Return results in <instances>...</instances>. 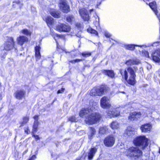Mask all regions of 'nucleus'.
<instances>
[{"mask_svg":"<svg viewBox=\"0 0 160 160\" xmlns=\"http://www.w3.org/2000/svg\"><path fill=\"white\" fill-rule=\"evenodd\" d=\"M79 116L84 118L85 122L87 124L92 125L98 122L101 119V115L94 112L88 108H82L79 113Z\"/></svg>","mask_w":160,"mask_h":160,"instance_id":"1","label":"nucleus"},{"mask_svg":"<svg viewBox=\"0 0 160 160\" xmlns=\"http://www.w3.org/2000/svg\"><path fill=\"white\" fill-rule=\"evenodd\" d=\"M138 70V68L137 66H129L125 69H120L119 72L122 78L124 79L128 84L133 85L136 82L135 72Z\"/></svg>","mask_w":160,"mask_h":160,"instance_id":"2","label":"nucleus"},{"mask_svg":"<svg viewBox=\"0 0 160 160\" xmlns=\"http://www.w3.org/2000/svg\"><path fill=\"white\" fill-rule=\"evenodd\" d=\"M126 155L127 156L133 158L135 159L140 158L142 155V151L138 148L131 147L126 150Z\"/></svg>","mask_w":160,"mask_h":160,"instance_id":"3","label":"nucleus"},{"mask_svg":"<svg viewBox=\"0 0 160 160\" xmlns=\"http://www.w3.org/2000/svg\"><path fill=\"white\" fill-rule=\"evenodd\" d=\"M134 144L141 147L143 150L148 145V140L144 136H140L136 138L133 141Z\"/></svg>","mask_w":160,"mask_h":160,"instance_id":"4","label":"nucleus"},{"mask_svg":"<svg viewBox=\"0 0 160 160\" xmlns=\"http://www.w3.org/2000/svg\"><path fill=\"white\" fill-rule=\"evenodd\" d=\"M115 138L112 135L106 137L104 139L103 142L105 145L107 147H111L114 144Z\"/></svg>","mask_w":160,"mask_h":160,"instance_id":"5","label":"nucleus"},{"mask_svg":"<svg viewBox=\"0 0 160 160\" xmlns=\"http://www.w3.org/2000/svg\"><path fill=\"white\" fill-rule=\"evenodd\" d=\"M15 42L12 37H8L7 41L5 42L4 46V48L6 50H10L14 47Z\"/></svg>","mask_w":160,"mask_h":160,"instance_id":"6","label":"nucleus"},{"mask_svg":"<svg viewBox=\"0 0 160 160\" xmlns=\"http://www.w3.org/2000/svg\"><path fill=\"white\" fill-rule=\"evenodd\" d=\"M56 29L59 32H68L70 31L71 28L68 25L65 24L61 23L58 25L56 27Z\"/></svg>","mask_w":160,"mask_h":160,"instance_id":"7","label":"nucleus"},{"mask_svg":"<svg viewBox=\"0 0 160 160\" xmlns=\"http://www.w3.org/2000/svg\"><path fill=\"white\" fill-rule=\"evenodd\" d=\"M100 105L103 108H110L111 107V104L108 98L105 96L103 97L100 100Z\"/></svg>","mask_w":160,"mask_h":160,"instance_id":"8","label":"nucleus"},{"mask_svg":"<svg viewBox=\"0 0 160 160\" xmlns=\"http://www.w3.org/2000/svg\"><path fill=\"white\" fill-rule=\"evenodd\" d=\"M141 115V113L140 112H133L130 114L128 119L130 121H136L140 118Z\"/></svg>","mask_w":160,"mask_h":160,"instance_id":"9","label":"nucleus"},{"mask_svg":"<svg viewBox=\"0 0 160 160\" xmlns=\"http://www.w3.org/2000/svg\"><path fill=\"white\" fill-rule=\"evenodd\" d=\"M151 57L153 61L156 62H160V49H157L151 54Z\"/></svg>","mask_w":160,"mask_h":160,"instance_id":"10","label":"nucleus"},{"mask_svg":"<svg viewBox=\"0 0 160 160\" xmlns=\"http://www.w3.org/2000/svg\"><path fill=\"white\" fill-rule=\"evenodd\" d=\"M97 96H101L104 94L108 91V88L103 86L96 87Z\"/></svg>","mask_w":160,"mask_h":160,"instance_id":"11","label":"nucleus"},{"mask_svg":"<svg viewBox=\"0 0 160 160\" xmlns=\"http://www.w3.org/2000/svg\"><path fill=\"white\" fill-rule=\"evenodd\" d=\"M107 115L108 118L116 117L120 115V112L115 109L112 110H108L107 111Z\"/></svg>","mask_w":160,"mask_h":160,"instance_id":"12","label":"nucleus"},{"mask_svg":"<svg viewBox=\"0 0 160 160\" xmlns=\"http://www.w3.org/2000/svg\"><path fill=\"white\" fill-rule=\"evenodd\" d=\"M79 14L82 18L85 21H88L89 19V16L87 11L84 8L80 9Z\"/></svg>","mask_w":160,"mask_h":160,"instance_id":"13","label":"nucleus"},{"mask_svg":"<svg viewBox=\"0 0 160 160\" xmlns=\"http://www.w3.org/2000/svg\"><path fill=\"white\" fill-rule=\"evenodd\" d=\"M60 8L64 12L68 13L70 11L69 6L64 1L61 2L60 4Z\"/></svg>","mask_w":160,"mask_h":160,"instance_id":"14","label":"nucleus"},{"mask_svg":"<svg viewBox=\"0 0 160 160\" xmlns=\"http://www.w3.org/2000/svg\"><path fill=\"white\" fill-rule=\"evenodd\" d=\"M97 151V148L95 147L92 148L89 150L88 153V158L89 160L92 159Z\"/></svg>","mask_w":160,"mask_h":160,"instance_id":"15","label":"nucleus"},{"mask_svg":"<svg viewBox=\"0 0 160 160\" xmlns=\"http://www.w3.org/2000/svg\"><path fill=\"white\" fill-rule=\"evenodd\" d=\"M17 40L18 44L22 46L25 42L28 41V38L25 36H20L17 38Z\"/></svg>","mask_w":160,"mask_h":160,"instance_id":"16","label":"nucleus"},{"mask_svg":"<svg viewBox=\"0 0 160 160\" xmlns=\"http://www.w3.org/2000/svg\"><path fill=\"white\" fill-rule=\"evenodd\" d=\"M26 92L22 90H18L14 93L16 98L18 99H22L25 95Z\"/></svg>","mask_w":160,"mask_h":160,"instance_id":"17","label":"nucleus"},{"mask_svg":"<svg viewBox=\"0 0 160 160\" xmlns=\"http://www.w3.org/2000/svg\"><path fill=\"white\" fill-rule=\"evenodd\" d=\"M151 128V126L149 124H146L142 125L140 129L142 130V132H149Z\"/></svg>","mask_w":160,"mask_h":160,"instance_id":"18","label":"nucleus"},{"mask_svg":"<svg viewBox=\"0 0 160 160\" xmlns=\"http://www.w3.org/2000/svg\"><path fill=\"white\" fill-rule=\"evenodd\" d=\"M139 62V60L136 58L130 59L127 61L125 64L128 66H131L132 65L138 64Z\"/></svg>","mask_w":160,"mask_h":160,"instance_id":"19","label":"nucleus"},{"mask_svg":"<svg viewBox=\"0 0 160 160\" xmlns=\"http://www.w3.org/2000/svg\"><path fill=\"white\" fill-rule=\"evenodd\" d=\"M149 6L152 10L154 11L155 13L157 15L158 13V11L157 10V7L156 2H152L150 3Z\"/></svg>","mask_w":160,"mask_h":160,"instance_id":"20","label":"nucleus"},{"mask_svg":"<svg viewBox=\"0 0 160 160\" xmlns=\"http://www.w3.org/2000/svg\"><path fill=\"white\" fill-rule=\"evenodd\" d=\"M102 72L111 78H113L115 76L113 71L112 70H104L102 71Z\"/></svg>","mask_w":160,"mask_h":160,"instance_id":"21","label":"nucleus"},{"mask_svg":"<svg viewBox=\"0 0 160 160\" xmlns=\"http://www.w3.org/2000/svg\"><path fill=\"white\" fill-rule=\"evenodd\" d=\"M40 49L41 48L39 46H36L35 48V56L38 59H39L41 58V55L40 52Z\"/></svg>","mask_w":160,"mask_h":160,"instance_id":"22","label":"nucleus"},{"mask_svg":"<svg viewBox=\"0 0 160 160\" xmlns=\"http://www.w3.org/2000/svg\"><path fill=\"white\" fill-rule=\"evenodd\" d=\"M152 109L150 108H146L143 110L141 114L143 117H145L147 116L148 114L152 113Z\"/></svg>","mask_w":160,"mask_h":160,"instance_id":"23","label":"nucleus"},{"mask_svg":"<svg viewBox=\"0 0 160 160\" xmlns=\"http://www.w3.org/2000/svg\"><path fill=\"white\" fill-rule=\"evenodd\" d=\"M108 131V128L106 126H104L100 127L99 130V132L100 134H104Z\"/></svg>","mask_w":160,"mask_h":160,"instance_id":"24","label":"nucleus"},{"mask_svg":"<svg viewBox=\"0 0 160 160\" xmlns=\"http://www.w3.org/2000/svg\"><path fill=\"white\" fill-rule=\"evenodd\" d=\"M45 20L48 26L51 25L53 22V18L50 16H47L45 18Z\"/></svg>","mask_w":160,"mask_h":160,"instance_id":"25","label":"nucleus"},{"mask_svg":"<svg viewBox=\"0 0 160 160\" xmlns=\"http://www.w3.org/2000/svg\"><path fill=\"white\" fill-rule=\"evenodd\" d=\"M144 45H137L134 44H128L126 45L125 46L126 48L127 49L130 50H133L135 48V46H138L140 47H142V46H143Z\"/></svg>","mask_w":160,"mask_h":160,"instance_id":"26","label":"nucleus"},{"mask_svg":"<svg viewBox=\"0 0 160 160\" xmlns=\"http://www.w3.org/2000/svg\"><path fill=\"white\" fill-rule=\"evenodd\" d=\"M110 127L112 129H117L119 127V123L117 121H113L110 124Z\"/></svg>","mask_w":160,"mask_h":160,"instance_id":"27","label":"nucleus"},{"mask_svg":"<svg viewBox=\"0 0 160 160\" xmlns=\"http://www.w3.org/2000/svg\"><path fill=\"white\" fill-rule=\"evenodd\" d=\"M39 122H34L33 126L32 133H36L38 131Z\"/></svg>","mask_w":160,"mask_h":160,"instance_id":"28","label":"nucleus"},{"mask_svg":"<svg viewBox=\"0 0 160 160\" xmlns=\"http://www.w3.org/2000/svg\"><path fill=\"white\" fill-rule=\"evenodd\" d=\"M50 14L55 18H58L59 17V13L54 10H52L50 11Z\"/></svg>","mask_w":160,"mask_h":160,"instance_id":"29","label":"nucleus"},{"mask_svg":"<svg viewBox=\"0 0 160 160\" xmlns=\"http://www.w3.org/2000/svg\"><path fill=\"white\" fill-rule=\"evenodd\" d=\"M90 129L91 133L90 135L88 136V138L89 139H91L93 135L95 134L96 131L95 129L93 128H90Z\"/></svg>","mask_w":160,"mask_h":160,"instance_id":"30","label":"nucleus"},{"mask_svg":"<svg viewBox=\"0 0 160 160\" xmlns=\"http://www.w3.org/2000/svg\"><path fill=\"white\" fill-rule=\"evenodd\" d=\"M75 26L80 30H82L83 28V24L82 22H76L75 23Z\"/></svg>","mask_w":160,"mask_h":160,"instance_id":"31","label":"nucleus"},{"mask_svg":"<svg viewBox=\"0 0 160 160\" xmlns=\"http://www.w3.org/2000/svg\"><path fill=\"white\" fill-rule=\"evenodd\" d=\"M29 118L28 117H25L23 118V121L21 123V125L20 126L22 127L25 124L29 121Z\"/></svg>","mask_w":160,"mask_h":160,"instance_id":"32","label":"nucleus"},{"mask_svg":"<svg viewBox=\"0 0 160 160\" xmlns=\"http://www.w3.org/2000/svg\"><path fill=\"white\" fill-rule=\"evenodd\" d=\"M130 127L128 128L126 131V133L128 136H132L134 134V132L133 131L129 129Z\"/></svg>","mask_w":160,"mask_h":160,"instance_id":"33","label":"nucleus"},{"mask_svg":"<svg viewBox=\"0 0 160 160\" xmlns=\"http://www.w3.org/2000/svg\"><path fill=\"white\" fill-rule=\"evenodd\" d=\"M90 94L92 96H97L96 87H95L91 90L90 92Z\"/></svg>","mask_w":160,"mask_h":160,"instance_id":"34","label":"nucleus"},{"mask_svg":"<svg viewBox=\"0 0 160 160\" xmlns=\"http://www.w3.org/2000/svg\"><path fill=\"white\" fill-rule=\"evenodd\" d=\"M81 55L83 57L87 58L90 56L91 55V53L88 52H84L82 53Z\"/></svg>","mask_w":160,"mask_h":160,"instance_id":"35","label":"nucleus"},{"mask_svg":"<svg viewBox=\"0 0 160 160\" xmlns=\"http://www.w3.org/2000/svg\"><path fill=\"white\" fill-rule=\"evenodd\" d=\"M67 21L68 22H71L74 20V18L73 16L69 15L66 18Z\"/></svg>","mask_w":160,"mask_h":160,"instance_id":"36","label":"nucleus"},{"mask_svg":"<svg viewBox=\"0 0 160 160\" xmlns=\"http://www.w3.org/2000/svg\"><path fill=\"white\" fill-rule=\"evenodd\" d=\"M87 31L88 32H90L91 33L94 34L96 35H98V32L92 29V28H88L87 29Z\"/></svg>","mask_w":160,"mask_h":160,"instance_id":"37","label":"nucleus"},{"mask_svg":"<svg viewBox=\"0 0 160 160\" xmlns=\"http://www.w3.org/2000/svg\"><path fill=\"white\" fill-rule=\"evenodd\" d=\"M22 32L23 34L26 35H31V32L30 31H28L27 29H24L23 30Z\"/></svg>","mask_w":160,"mask_h":160,"instance_id":"38","label":"nucleus"},{"mask_svg":"<svg viewBox=\"0 0 160 160\" xmlns=\"http://www.w3.org/2000/svg\"><path fill=\"white\" fill-rule=\"evenodd\" d=\"M82 59H77L74 60H71L70 62L72 63H74L82 61Z\"/></svg>","mask_w":160,"mask_h":160,"instance_id":"39","label":"nucleus"},{"mask_svg":"<svg viewBox=\"0 0 160 160\" xmlns=\"http://www.w3.org/2000/svg\"><path fill=\"white\" fill-rule=\"evenodd\" d=\"M68 120L71 122H75L76 121V119L75 117L72 116L68 118Z\"/></svg>","mask_w":160,"mask_h":160,"instance_id":"40","label":"nucleus"},{"mask_svg":"<svg viewBox=\"0 0 160 160\" xmlns=\"http://www.w3.org/2000/svg\"><path fill=\"white\" fill-rule=\"evenodd\" d=\"M33 118L34 119V122H38V119H39V116L38 115H35Z\"/></svg>","mask_w":160,"mask_h":160,"instance_id":"41","label":"nucleus"},{"mask_svg":"<svg viewBox=\"0 0 160 160\" xmlns=\"http://www.w3.org/2000/svg\"><path fill=\"white\" fill-rule=\"evenodd\" d=\"M104 35L106 37L108 38H109L111 36V35L107 31H105Z\"/></svg>","mask_w":160,"mask_h":160,"instance_id":"42","label":"nucleus"},{"mask_svg":"<svg viewBox=\"0 0 160 160\" xmlns=\"http://www.w3.org/2000/svg\"><path fill=\"white\" fill-rule=\"evenodd\" d=\"M24 131L27 134H28L29 131L28 129V127H26L24 128Z\"/></svg>","mask_w":160,"mask_h":160,"instance_id":"43","label":"nucleus"},{"mask_svg":"<svg viewBox=\"0 0 160 160\" xmlns=\"http://www.w3.org/2000/svg\"><path fill=\"white\" fill-rule=\"evenodd\" d=\"M64 89L62 88L61 90H59L58 91V93H62L64 92Z\"/></svg>","mask_w":160,"mask_h":160,"instance_id":"44","label":"nucleus"},{"mask_svg":"<svg viewBox=\"0 0 160 160\" xmlns=\"http://www.w3.org/2000/svg\"><path fill=\"white\" fill-rule=\"evenodd\" d=\"M145 55L146 57L149 58L148 52L147 51H145L144 52Z\"/></svg>","mask_w":160,"mask_h":160,"instance_id":"45","label":"nucleus"},{"mask_svg":"<svg viewBox=\"0 0 160 160\" xmlns=\"http://www.w3.org/2000/svg\"><path fill=\"white\" fill-rule=\"evenodd\" d=\"M81 32H79L78 33H77L76 35L78 37L82 38V37L81 36Z\"/></svg>","mask_w":160,"mask_h":160,"instance_id":"46","label":"nucleus"},{"mask_svg":"<svg viewBox=\"0 0 160 160\" xmlns=\"http://www.w3.org/2000/svg\"><path fill=\"white\" fill-rule=\"evenodd\" d=\"M36 158V156L35 155H33L32 157H31L29 159V160H33Z\"/></svg>","mask_w":160,"mask_h":160,"instance_id":"47","label":"nucleus"},{"mask_svg":"<svg viewBox=\"0 0 160 160\" xmlns=\"http://www.w3.org/2000/svg\"><path fill=\"white\" fill-rule=\"evenodd\" d=\"M158 43H159V42H154L152 44V46H157L158 44Z\"/></svg>","mask_w":160,"mask_h":160,"instance_id":"48","label":"nucleus"},{"mask_svg":"<svg viewBox=\"0 0 160 160\" xmlns=\"http://www.w3.org/2000/svg\"><path fill=\"white\" fill-rule=\"evenodd\" d=\"M34 138L38 140L39 139V137L38 135H34Z\"/></svg>","mask_w":160,"mask_h":160,"instance_id":"49","label":"nucleus"},{"mask_svg":"<svg viewBox=\"0 0 160 160\" xmlns=\"http://www.w3.org/2000/svg\"><path fill=\"white\" fill-rule=\"evenodd\" d=\"M54 39L55 40V41H56V42L57 43V47L58 48V42L57 41H56V39L55 38H54Z\"/></svg>","mask_w":160,"mask_h":160,"instance_id":"50","label":"nucleus"},{"mask_svg":"<svg viewBox=\"0 0 160 160\" xmlns=\"http://www.w3.org/2000/svg\"><path fill=\"white\" fill-rule=\"evenodd\" d=\"M93 11V9H90V12H91L92 11Z\"/></svg>","mask_w":160,"mask_h":160,"instance_id":"51","label":"nucleus"},{"mask_svg":"<svg viewBox=\"0 0 160 160\" xmlns=\"http://www.w3.org/2000/svg\"><path fill=\"white\" fill-rule=\"evenodd\" d=\"M158 18H159V22H160V14L159 15V17H158Z\"/></svg>","mask_w":160,"mask_h":160,"instance_id":"52","label":"nucleus"},{"mask_svg":"<svg viewBox=\"0 0 160 160\" xmlns=\"http://www.w3.org/2000/svg\"><path fill=\"white\" fill-rule=\"evenodd\" d=\"M159 152L160 153V148L159 149Z\"/></svg>","mask_w":160,"mask_h":160,"instance_id":"53","label":"nucleus"},{"mask_svg":"<svg viewBox=\"0 0 160 160\" xmlns=\"http://www.w3.org/2000/svg\"><path fill=\"white\" fill-rule=\"evenodd\" d=\"M22 54V53H21V54H20V55L21 56Z\"/></svg>","mask_w":160,"mask_h":160,"instance_id":"54","label":"nucleus"},{"mask_svg":"<svg viewBox=\"0 0 160 160\" xmlns=\"http://www.w3.org/2000/svg\"><path fill=\"white\" fill-rule=\"evenodd\" d=\"M56 35L58 36V35L57 34H56Z\"/></svg>","mask_w":160,"mask_h":160,"instance_id":"55","label":"nucleus"},{"mask_svg":"<svg viewBox=\"0 0 160 160\" xmlns=\"http://www.w3.org/2000/svg\"><path fill=\"white\" fill-rule=\"evenodd\" d=\"M122 92L123 93H125L124 92Z\"/></svg>","mask_w":160,"mask_h":160,"instance_id":"56","label":"nucleus"},{"mask_svg":"<svg viewBox=\"0 0 160 160\" xmlns=\"http://www.w3.org/2000/svg\"><path fill=\"white\" fill-rule=\"evenodd\" d=\"M80 40V39L79 40H78V41H79Z\"/></svg>","mask_w":160,"mask_h":160,"instance_id":"57","label":"nucleus"},{"mask_svg":"<svg viewBox=\"0 0 160 160\" xmlns=\"http://www.w3.org/2000/svg\"><path fill=\"white\" fill-rule=\"evenodd\" d=\"M77 160H78V159H77Z\"/></svg>","mask_w":160,"mask_h":160,"instance_id":"58","label":"nucleus"}]
</instances>
